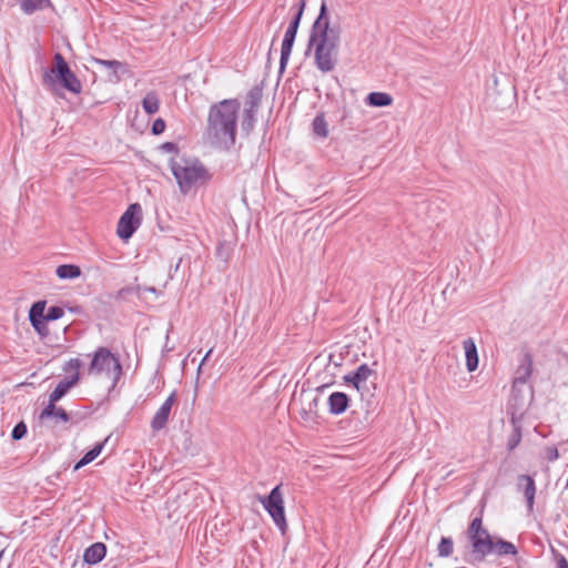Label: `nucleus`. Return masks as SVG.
<instances>
[{"label": "nucleus", "mask_w": 568, "mask_h": 568, "mask_svg": "<svg viewBox=\"0 0 568 568\" xmlns=\"http://www.w3.org/2000/svg\"><path fill=\"white\" fill-rule=\"evenodd\" d=\"M373 374H375L374 371L367 364H362L355 371L347 374L344 379L346 383L352 384L361 393L362 399H364V390L368 392L366 381Z\"/></svg>", "instance_id": "obj_11"}, {"label": "nucleus", "mask_w": 568, "mask_h": 568, "mask_svg": "<svg viewBox=\"0 0 568 568\" xmlns=\"http://www.w3.org/2000/svg\"><path fill=\"white\" fill-rule=\"evenodd\" d=\"M105 555H106V546L101 541H97V542L90 545L84 550L83 561H84V564H88V565H97L100 561H102V559L105 557Z\"/></svg>", "instance_id": "obj_16"}, {"label": "nucleus", "mask_w": 568, "mask_h": 568, "mask_svg": "<svg viewBox=\"0 0 568 568\" xmlns=\"http://www.w3.org/2000/svg\"><path fill=\"white\" fill-rule=\"evenodd\" d=\"M64 315V310L61 306L53 305L50 306L44 314L47 321L52 322L61 318Z\"/></svg>", "instance_id": "obj_33"}, {"label": "nucleus", "mask_w": 568, "mask_h": 568, "mask_svg": "<svg viewBox=\"0 0 568 568\" xmlns=\"http://www.w3.org/2000/svg\"><path fill=\"white\" fill-rule=\"evenodd\" d=\"M240 108L237 99H225L211 105L206 135L213 144L223 145L226 150L235 144Z\"/></svg>", "instance_id": "obj_2"}, {"label": "nucleus", "mask_w": 568, "mask_h": 568, "mask_svg": "<svg viewBox=\"0 0 568 568\" xmlns=\"http://www.w3.org/2000/svg\"><path fill=\"white\" fill-rule=\"evenodd\" d=\"M27 425L24 424V422H19L14 425L12 432H11V438L13 440H20L22 439L26 434H27Z\"/></svg>", "instance_id": "obj_34"}, {"label": "nucleus", "mask_w": 568, "mask_h": 568, "mask_svg": "<svg viewBox=\"0 0 568 568\" xmlns=\"http://www.w3.org/2000/svg\"><path fill=\"white\" fill-rule=\"evenodd\" d=\"M479 531H481V532L485 531V527L483 526V509L480 510V515L475 517L470 521L468 529H467V536L470 540L474 555L478 551V549H480V547L483 545L486 544L485 542L486 538L479 539V536H477Z\"/></svg>", "instance_id": "obj_13"}, {"label": "nucleus", "mask_w": 568, "mask_h": 568, "mask_svg": "<svg viewBox=\"0 0 568 568\" xmlns=\"http://www.w3.org/2000/svg\"><path fill=\"white\" fill-rule=\"evenodd\" d=\"M281 487V484L276 485L268 495H257V499L272 517L276 527L284 534L287 529V523L285 518L284 500Z\"/></svg>", "instance_id": "obj_6"}, {"label": "nucleus", "mask_w": 568, "mask_h": 568, "mask_svg": "<svg viewBox=\"0 0 568 568\" xmlns=\"http://www.w3.org/2000/svg\"><path fill=\"white\" fill-rule=\"evenodd\" d=\"M342 27L332 24L326 0H322L320 12L314 20L305 54L314 49V63L323 72H332L337 62L338 48L341 43Z\"/></svg>", "instance_id": "obj_1"}, {"label": "nucleus", "mask_w": 568, "mask_h": 568, "mask_svg": "<svg viewBox=\"0 0 568 568\" xmlns=\"http://www.w3.org/2000/svg\"><path fill=\"white\" fill-rule=\"evenodd\" d=\"M91 61L108 70L106 79L111 83H119L125 74L130 73V68L126 62L104 60L95 57H92Z\"/></svg>", "instance_id": "obj_10"}, {"label": "nucleus", "mask_w": 568, "mask_h": 568, "mask_svg": "<svg viewBox=\"0 0 568 568\" xmlns=\"http://www.w3.org/2000/svg\"><path fill=\"white\" fill-rule=\"evenodd\" d=\"M548 459L556 460L559 457L558 449L556 447L548 448Z\"/></svg>", "instance_id": "obj_41"}, {"label": "nucleus", "mask_w": 568, "mask_h": 568, "mask_svg": "<svg viewBox=\"0 0 568 568\" xmlns=\"http://www.w3.org/2000/svg\"><path fill=\"white\" fill-rule=\"evenodd\" d=\"M312 129L313 133L318 138H326L328 135V128L324 113H320L314 118Z\"/></svg>", "instance_id": "obj_27"}, {"label": "nucleus", "mask_w": 568, "mask_h": 568, "mask_svg": "<svg viewBox=\"0 0 568 568\" xmlns=\"http://www.w3.org/2000/svg\"><path fill=\"white\" fill-rule=\"evenodd\" d=\"M81 364H82V363H81V361H80L79 358H71V359H69V361L64 364V366H63V371H64V372H69V371H71V369H73V371H74V373H75V372H79V368L81 367Z\"/></svg>", "instance_id": "obj_36"}, {"label": "nucleus", "mask_w": 568, "mask_h": 568, "mask_svg": "<svg viewBox=\"0 0 568 568\" xmlns=\"http://www.w3.org/2000/svg\"><path fill=\"white\" fill-rule=\"evenodd\" d=\"M42 82L45 87H53L58 83L73 94H79L82 91L81 81L60 52L54 53L53 67L43 72Z\"/></svg>", "instance_id": "obj_3"}, {"label": "nucleus", "mask_w": 568, "mask_h": 568, "mask_svg": "<svg viewBox=\"0 0 568 568\" xmlns=\"http://www.w3.org/2000/svg\"><path fill=\"white\" fill-rule=\"evenodd\" d=\"M306 7V0H300V2L296 4V12L293 16V18L290 21V24L286 30L294 31V33H297L304 10Z\"/></svg>", "instance_id": "obj_28"}, {"label": "nucleus", "mask_w": 568, "mask_h": 568, "mask_svg": "<svg viewBox=\"0 0 568 568\" xmlns=\"http://www.w3.org/2000/svg\"><path fill=\"white\" fill-rule=\"evenodd\" d=\"M255 113L256 112H248V110H244V116L242 120V129L247 134L253 130L254 122H255Z\"/></svg>", "instance_id": "obj_31"}, {"label": "nucleus", "mask_w": 568, "mask_h": 568, "mask_svg": "<svg viewBox=\"0 0 568 568\" xmlns=\"http://www.w3.org/2000/svg\"><path fill=\"white\" fill-rule=\"evenodd\" d=\"M212 352H213V348H210V349L206 352V354L204 355V357H203V359L201 361L200 366H199V368H197V372H199V373L201 372V368H202V366L204 365V363H205V362L209 359V357L211 356Z\"/></svg>", "instance_id": "obj_42"}, {"label": "nucleus", "mask_w": 568, "mask_h": 568, "mask_svg": "<svg viewBox=\"0 0 568 568\" xmlns=\"http://www.w3.org/2000/svg\"><path fill=\"white\" fill-rule=\"evenodd\" d=\"M175 402L176 392H172L151 419L150 426L153 432H159L166 426L172 406L174 405Z\"/></svg>", "instance_id": "obj_12"}, {"label": "nucleus", "mask_w": 568, "mask_h": 568, "mask_svg": "<svg viewBox=\"0 0 568 568\" xmlns=\"http://www.w3.org/2000/svg\"><path fill=\"white\" fill-rule=\"evenodd\" d=\"M20 7L24 13L31 14L38 10L52 8V3L50 0H20Z\"/></svg>", "instance_id": "obj_24"}, {"label": "nucleus", "mask_w": 568, "mask_h": 568, "mask_svg": "<svg viewBox=\"0 0 568 568\" xmlns=\"http://www.w3.org/2000/svg\"><path fill=\"white\" fill-rule=\"evenodd\" d=\"M160 149L168 153H178L179 146L174 142H164L160 145Z\"/></svg>", "instance_id": "obj_38"}, {"label": "nucleus", "mask_w": 568, "mask_h": 568, "mask_svg": "<svg viewBox=\"0 0 568 568\" xmlns=\"http://www.w3.org/2000/svg\"><path fill=\"white\" fill-rule=\"evenodd\" d=\"M55 274L60 280H74L81 275V268L75 264H61L57 267Z\"/></svg>", "instance_id": "obj_23"}, {"label": "nucleus", "mask_w": 568, "mask_h": 568, "mask_svg": "<svg viewBox=\"0 0 568 568\" xmlns=\"http://www.w3.org/2000/svg\"><path fill=\"white\" fill-rule=\"evenodd\" d=\"M262 88L253 87L247 93V101L245 110L248 112H257L260 103L262 101Z\"/></svg>", "instance_id": "obj_26"}, {"label": "nucleus", "mask_w": 568, "mask_h": 568, "mask_svg": "<svg viewBox=\"0 0 568 568\" xmlns=\"http://www.w3.org/2000/svg\"><path fill=\"white\" fill-rule=\"evenodd\" d=\"M485 542L487 544L483 545L474 555L479 561L484 560L491 552L498 556H516L518 554L517 547L511 541L503 538L487 537Z\"/></svg>", "instance_id": "obj_8"}, {"label": "nucleus", "mask_w": 568, "mask_h": 568, "mask_svg": "<svg viewBox=\"0 0 568 568\" xmlns=\"http://www.w3.org/2000/svg\"><path fill=\"white\" fill-rule=\"evenodd\" d=\"M142 220V207L139 203L130 204L126 211L121 215L118 226L116 234L123 240L128 241L132 237L134 232L141 224Z\"/></svg>", "instance_id": "obj_7"}, {"label": "nucleus", "mask_w": 568, "mask_h": 568, "mask_svg": "<svg viewBox=\"0 0 568 568\" xmlns=\"http://www.w3.org/2000/svg\"><path fill=\"white\" fill-rule=\"evenodd\" d=\"M104 371L112 375L113 385H115L122 375V365L118 356L109 348L101 346L93 353L88 373L98 375Z\"/></svg>", "instance_id": "obj_5"}, {"label": "nucleus", "mask_w": 568, "mask_h": 568, "mask_svg": "<svg viewBox=\"0 0 568 568\" xmlns=\"http://www.w3.org/2000/svg\"><path fill=\"white\" fill-rule=\"evenodd\" d=\"M296 34L294 31L286 30L284 34V39L282 41V48H281V58H280V74H282L287 65L290 55L292 53V49L296 39Z\"/></svg>", "instance_id": "obj_15"}, {"label": "nucleus", "mask_w": 568, "mask_h": 568, "mask_svg": "<svg viewBox=\"0 0 568 568\" xmlns=\"http://www.w3.org/2000/svg\"><path fill=\"white\" fill-rule=\"evenodd\" d=\"M170 169L183 194H187L197 182L204 183L211 179L205 166L197 160L192 165L187 163L181 165L172 158L170 160Z\"/></svg>", "instance_id": "obj_4"}, {"label": "nucleus", "mask_w": 568, "mask_h": 568, "mask_svg": "<svg viewBox=\"0 0 568 568\" xmlns=\"http://www.w3.org/2000/svg\"><path fill=\"white\" fill-rule=\"evenodd\" d=\"M69 311H70L71 313H74V314H80V313L82 312V308H81V306L75 305V306H71V307H69Z\"/></svg>", "instance_id": "obj_43"}, {"label": "nucleus", "mask_w": 568, "mask_h": 568, "mask_svg": "<svg viewBox=\"0 0 568 568\" xmlns=\"http://www.w3.org/2000/svg\"><path fill=\"white\" fill-rule=\"evenodd\" d=\"M366 103L375 108L389 106L393 103V98L386 92H371L366 97Z\"/></svg>", "instance_id": "obj_22"}, {"label": "nucleus", "mask_w": 568, "mask_h": 568, "mask_svg": "<svg viewBox=\"0 0 568 568\" xmlns=\"http://www.w3.org/2000/svg\"><path fill=\"white\" fill-rule=\"evenodd\" d=\"M466 356V367L468 372H475L478 368V353L475 341L471 337L466 338L463 342Z\"/></svg>", "instance_id": "obj_18"}, {"label": "nucleus", "mask_w": 568, "mask_h": 568, "mask_svg": "<svg viewBox=\"0 0 568 568\" xmlns=\"http://www.w3.org/2000/svg\"><path fill=\"white\" fill-rule=\"evenodd\" d=\"M53 418L60 419L63 423H68L70 420V415L62 407H58V409L53 414Z\"/></svg>", "instance_id": "obj_37"}, {"label": "nucleus", "mask_w": 568, "mask_h": 568, "mask_svg": "<svg viewBox=\"0 0 568 568\" xmlns=\"http://www.w3.org/2000/svg\"><path fill=\"white\" fill-rule=\"evenodd\" d=\"M532 373V358L529 354H525L518 369L517 376L514 379L513 388L517 386V384H526Z\"/></svg>", "instance_id": "obj_19"}, {"label": "nucleus", "mask_w": 568, "mask_h": 568, "mask_svg": "<svg viewBox=\"0 0 568 568\" xmlns=\"http://www.w3.org/2000/svg\"><path fill=\"white\" fill-rule=\"evenodd\" d=\"M144 291L151 292L153 294H158L159 293L158 290L155 287H153V286L144 287Z\"/></svg>", "instance_id": "obj_46"}, {"label": "nucleus", "mask_w": 568, "mask_h": 568, "mask_svg": "<svg viewBox=\"0 0 568 568\" xmlns=\"http://www.w3.org/2000/svg\"><path fill=\"white\" fill-rule=\"evenodd\" d=\"M104 442L95 444L90 450H88L73 466V471H78L80 468L93 462L102 452Z\"/></svg>", "instance_id": "obj_21"}, {"label": "nucleus", "mask_w": 568, "mask_h": 568, "mask_svg": "<svg viewBox=\"0 0 568 568\" xmlns=\"http://www.w3.org/2000/svg\"><path fill=\"white\" fill-rule=\"evenodd\" d=\"M79 381L80 373L75 372L70 377H65L64 379L60 381L55 388L52 390V393L49 395V397L57 402L60 400L69 392L71 387L79 383Z\"/></svg>", "instance_id": "obj_17"}, {"label": "nucleus", "mask_w": 568, "mask_h": 568, "mask_svg": "<svg viewBox=\"0 0 568 568\" xmlns=\"http://www.w3.org/2000/svg\"><path fill=\"white\" fill-rule=\"evenodd\" d=\"M351 398L344 392H334L328 396V410L332 415H341L349 407Z\"/></svg>", "instance_id": "obj_14"}, {"label": "nucleus", "mask_w": 568, "mask_h": 568, "mask_svg": "<svg viewBox=\"0 0 568 568\" xmlns=\"http://www.w3.org/2000/svg\"><path fill=\"white\" fill-rule=\"evenodd\" d=\"M47 301L40 300L34 302L29 311V321L33 329L41 338H45L49 335V328L47 323L49 321L44 317Z\"/></svg>", "instance_id": "obj_9"}, {"label": "nucleus", "mask_w": 568, "mask_h": 568, "mask_svg": "<svg viewBox=\"0 0 568 568\" xmlns=\"http://www.w3.org/2000/svg\"><path fill=\"white\" fill-rule=\"evenodd\" d=\"M518 480L519 481L524 480L526 483L525 487H524V495H525L526 503H527V510L529 514H531L534 511V503H535V495H536L535 480L529 475H520L518 477Z\"/></svg>", "instance_id": "obj_20"}, {"label": "nucleus", "mask_w": 568, "mask_h": 568, "mask_svg": "<svg viewBox=\"0 0 568 568\" xmlns=\"http://www.w3.org/2000/svg\"><path fill=\"white\" fill-rule=\"evenodd\" d=\"M165 126H166L165 121L162 118H158L156 120L153 121V123L151 125V133L153 135H159L164 132Z\"/></svg>", "instance_id": "obj_35"}, {"label": "nucleus", "mask_w": 568, "mask_h": 568, "mask_svg": "<svg viewBox=\"0 0 568 568\" xmlns=\"http://www.w3.org/2000/svg\"><path fill=\"white\" fill-rule=\"evenodd\" d=\"M438 556L449 557L454 551V540L452 537H442L437 546Z\"/></svg>", "instance_id": "obj_30"}, {"label": "nucleus", "mask_w": 568, "mask_h": 568, "mask_svg": "<svg viewBox=\"0 0 568 568\" xmlns=\"http://www.w3.org/2000/svg\"><path fill=\"white\" fill-rule=\"evenodd\" d=\"M142 108L148 114H154L160 109V100L155 91H150L142 100Z\"/></svg>", "instance_id": "obj_25"}, {"label": "nucleus", "mask_w": 568, "mask_h": 568, "mask_svg": "<svg viewBox=\"0 0 568 568\" xmlns=\"http://www.w3.org/2000/svg\"><path fill=\"white\" fill-rule=\"evenodd\" d=\"M57 400H53L49 397L48 405L41 410L39 415L40 420L53 418V414L58 409V406H55Z\"/></svg>", "instance_id": "obj_32"}, {"label": "nucleus", "mask_w": 568, "mask_h": 568, "mask_svg": "<svg viewBox=\"0 0 568 568\" xmlns=\"http://www.w3.org/2000/svg\"><path fill=\"white\" fill-rule=\"evenodd\" d=\"M511 423L514 425V429L507 442L508 450H514L521 440V426L515 417L511 418Z\"/></svg>", "instance_id": "obj_29"}, {"label": "nucleus", "mask_w": 568, "mask_h": 568, "mask_svg": "<svg viewBox=\"0 0 568 568\" xmlns=\"http://www.w3.org/2000/svg\"><path fill=\"white\" fill-rule=\"evenodd\" d=\"M554 556L557 562V568H568V560L564 555L554 550Z\"/></svg>", "instance_id": "obj_39"}, {"label": "nucleus", "mask_w": 568, "mask_h": 568, "mask_svg": "<svg viewBox=\"0 0 568 568\" xmlns=\"http://www.w3.org/2000/svg\"><path fill=\"white\" fill-rule=\"evenodd\" d=\"M477 536H479V539H484V538H487V537H491V536H490V534H489V531H488L486 528H485V531H484V532L479 531Z\"/></svg>", "instance_id": "obj_44"}, {"label": "nucleus", "mask_w": 568, "mask_h": 568, "mask_svg": "<svg viewBox=\"0 0 568 568\" xmlns=\"http://www.w3.org/2000/svg\"><path fill=\"white\" fill-rule=\"evenodd\" d=\"M318 402H320V398H318V397H315V398L312 400V403L310 404V409H312V407H313V406H314V407H316V406H317V404H318Z\"/></svg>", "instance_id": "obj_45"}, {"label": "nucleus", "mask_w": 568, "mask_h": 568, "mask_svg": "<svg viewBox=\"0 0 568 568\" xmlns=\"http://www.w3.org/2000/svg\"><path fill=\"white\" fill-rule=\"evenodd\" d=\"M216 254L221 260L226 262L230 256L229 247H226L224 244H220Z\"/></svg>", "instance_id": "obj_40"}]
</instances>
